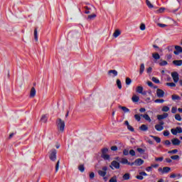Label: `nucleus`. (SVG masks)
Here are the masks:
<instances>
[{
    "mask_svg": "<svg viewBox=\"0 0 182 182\" xmlns=\"http://www.w3.org/2000/svg\"><path fill=\"white\" fill-rule=\"evenodd\" d=\"M56 126H57V129L61 133L64 132L65 130V122L60 119L58 118L56 119Z\"/></svg>",
    "mask_w": 182,
    "mask_h": 182,
    "instance_id": "nucleus-1",
    "label": "nucleus"
},
{
    "mask_svg": "<svg viewBox=\"0 0 182 182\" xmlns=\"http://www.w3.org/2000/svg\"><path fill=\"white\" fill-rule=\"evenodd\" d=\"M101 158H102L104 160H109L110 159V156L107 154L108 149L104 148L103 149H101Z\"/></svg>",
    "mask_w": 182,
    "mask_h": 182,
    "instance_id": "nucleus-2",
    "label": "nucleus"
},
{
    "mask_svg": "<svg viewBox=\"0 0 182 182\" xmlns=\"http://www.w3.org/2000/svg\"><path fill=\"white\" fill-rule=\"evenodd\" d=\"M56 154H57L56 149H53L50 150L49 157H50V159L52 161H55V160H56Z\"/></svg>",
    "mask_w": 182,
    "mask_h": 182,
    "instance_id": "nucleus-3",
    "label": "nucleus"
},
{
    "mask_svg": "<svg viewBox=\"0 0 182 182\" xmlns=\"http://www.w3.org/2000/svg\"><path fill=\"white\" fill-rule=\"evenodd\" d=\"M144 164V161L141 159H137L134 161V162H132L131 166L134 165L136 166H141Z\"/></svg>",
    "mask_w": 182,
    "mask_h": 182,
    "instance_id": "nucleus-4",
    "label": "nucleus"
},
{
    "mask_svg": "<svg viewBox=\"0 0 182 182\" xmlns=\"http://www.w3.org/2000/svg\"><path fill=\"white\" fill-rule=\"evenodd\" d=\"M159 171H160L162 174L168 173L171 171V168L164 167V168H159Z\"/></svg>",
    "mask_w": 182,
    "mask_h": 182,
    "instance_id": "nucleus-5",
    "label": "nucleus"
},
{
    "mask_svg": "<svg viewBox=\"0 0 182 182\" xmlns=\"http://www.w3.org/2000/svg\"><path fill=\"white\" fill-rule=\"evenodd\" d=\"M107 166H104L102 168V170H100L98 171V174L100 175V176L101 177H105L107 175Z\"/></svg>",
    "mask_w": 182,
    "mask_h": 182,
    "instance_id": "nucleus-6",
    "label": "nucleus"
},
{
    "mask_svg": "<svg viewBox=\"0 0 182 182\" xmlns=\"http://www.w3.org/2000/svg\"><path fill=\"white\" fill-rule=\"evenodd\" d=\"M171 77L173 80V82L176 83H177L180 80V77H178V74L177 72L171 73Z\"/></svg>",
    "mask_w": 182,
    "mask_h": 182,
    "instance_id": "nucleus-7",
    "label": "nucleus"
},
{
    "mask_svg": "<svg viewBox=\"0 0 182 182\" xmlns=\"http://www.w3.org/2000/svg\"><path fill=\"white\" fill-rule=\"evenodd\" d=\"M112 166H113L116 169H119L120 164L119 162H117V161H112L110 168H112V169L113 170V168Z\"/></svg>",
    "mask_w": 182,
    "mask_h": 182,
    "instance_id": "nucleus-8",
    "label": "nucleus"
},
{
    "mask_svg": "<svg viewBox=\"0 0 182 182\" xmlns=\"http://www.w3.org/2000/svg\"><path fill=\"white\" fill-rule=\"evenodd\" d=\"M164 95H165V92H164V91L163 90L157 89V90H156V96L159 98L164 97Z\"/></svg>",
    "mask_w": 182,
    "mask_h": 182,
    "instance_id": "nucleus-9",
    "label": "nucleus"
},
{
    "mask_svg": "<svg viewBox=\"0 0 182 182\" xmlns=\"http://www.w3.org/2000/svg\"><path fill=\"white\" fill-rule=\"evenodd\" d=\"M171 144L173 146H178L181 144V141L178 138H173L171 139Z\"/></svg>",
    "mask_w": 182,
    "mask_h": 182,
    "instance_id": "nucleus-10",
    "label": "nucleus"
},
{
    "mask_svg": "<svg viewBox=\"0 0 182 182\" xmlns=\"http://www.w3.org/2000/svg\"><path fill=\"white\" fill-rule=\"evenodd\" d=\"M175 49H176V50H174L173 53L176 55H178V54L182 53V47L181 46H176Z\"/></svg>",
    "mask_w": 182,
    "mask_h": 182,
    "instance_id": "nucleus-11",
    "label": "nucleus"
},
{
    "mask_svg": "<svg viewBox=\"0 0 182 182\" xmlns=\"http://www.w3.org/2000/svg\"><path fill=\"white\" fill-rule=\"evenodd\" d=\"M168 117V113H164L163 114H159L157 115V119L159 121H161L164 119H166Z\"/></svg>",
    "mask_w": 182,
    "mask_h": 182,
    "instance_id": "nucleus-12",
    "label": "nucleus"
},
{
    "mask_svg": "<svg viewBox=\"0 0 182 182\" xmlns=\"http://www.w3.org/2000/svg\"><path fill=\"white\" fill-rule=\"evenodd\" d=\"M36 90L34 87H31V91H30V97L33 98L36 97Z\"/></svg>",
    "mask_w": 182,
    "mask_h": 182,
    "instance_id": "nucleus-13",
    "label": "nucleus"
},
{
    "mask_svg": "<svg viewBox=\"0 0 182 182\" xmlns=\"http://www.w3.org/2000/svg\"><path fill=\"white\" fill-rule=\"evenodd\" d=\"M120 163L122 164H127L128 166H132V163H130L128 159L122 158L120 161Z\"/></svg>",
    "mask_w": 182,
    "mask_h": 182,
    "instance_id": "nucleus-14",
    "label": "nucleus"
},
{
    "mask_svg": "<svg viewBox=\"0 0 182 182\" xmlns=\"http://www.w3.org/2000/svg\"><path fill=\"white\" fill-rule=\"evenodd\" d=\"M164 126L161 124H156L155 129L157 132H161L164 130Z\"/></svg>",
    "mask_w": 182,
    "mask_h": 182,
    "instance_id": "nucleus-15",
    "label": "nucleus"
},
{
    "mask_svg": "<svg viewBox=\"0 0 182 182\" xmlns=\"http://www.w3.org/2000/svg\"><path fill=\"white\" fill-rule=\"evenodd\" d=\"M122 178L124 181H129L130 179V173H127L122 176Z\"/></svg>",
    "mask_w": 182,
    "mask_h": 182,
    "instance_id": "nucleus-16",
    "label": "nucleus"
},
{
    "mask_svg": "<svg viewBox=\"0 0 182 182\" xmlns=\"http://www.w3.org/2000/svg\"><path fill=\"white\" fill-rule=\"evenodd\" d=\"M172 63H173V65L176 66H181L182 65V60L172 61Z\"/></svg>",
    "mask_w": 182,
    "mask_h": 182,
    "instance_id": "nucleus-17",
    "label": "nucleus"
},
{
    "mask_svg": "<svg viewBox=\"0 0 182 182\" xmlns=\"http://www.w3.org/2000/svg\"><path fill=\"white\" fill-rule=\"evenodd\" d=\"M141 117H143V118L145 120H146V121H148L149 122H151V119L150 117H149V115L147 114H141Z\"/></svg>",
    "mask_w": 182,
    "mask_h": 182,
    "instance_id": "nucleus-18",
    "label": "nucleus"
},
{
    "mask_svg": "<svg viewBox=\"0 0 182 182\" xmlns=\"http://www.w3.org/2000/svg\"><path fill=\"white\" fill-rule=\"evenodd\" d=\"M144 70H145V65L142 63L140 65L139 75H142Z\"/></svg>",
    "mask_w": 182,
    "mask_h": 182,
    "instance_id": "nucleus-19",
    "label": "nucleus"
},
{
    "mask_svg": "<svg viewBox=\"0 0 182 182\" xmlns=\"http://www.w3.org/2000/svg\"><path fill=\"white\" fill-rule=\"evenodd\" d=\"M118 107H119V109H121L125 113L129 112V109H128L126 107L119 105Z\"/></svg>",
    "mask_w": 182,
    "mask_h": 182,
    "instance_id": "nucleus-20",
    "label": "nucleus"
},
{
    "mask_svg": "<svg viewBox=\"0 0 182 182\" xmlns=\"http://www.w3.org/2000/svg\"><path fill=\"white\" fill-rule=\"evenodd\" d=\"M95 18H96V14H92L89 15V16H87V21H90L91 20H93V19H95Z\"/></svg>",
    "mask_w": 182,
    "mask_h": 182,
    "instance_id": "nucleus-21",
    "label": "nucleus"
},
{
    "mask_svg": "<svg viewBox=\"0 0 182 182\" xmlns=\"http://www.w3.org/2000/svg\"><path fill=\"white\" fill-rule=\"evenodd\" d=\"M40 120H41V122H43V123H46L47 121H48L47 114L42 115L41 119Z\"/></svg>",
    "mask_w": 182,
    "mask_h": 182,
    "instance_id": "nucleus-22",
    "label": "nucleus"
},
{
    "mask_svg": "<svg viewBox=\"0 0 182 182\" xmlns=\"http://www.w3.org/2000/svg\"><path fill=\"white\" fill-rule=\"evenodd\" d=\"M139 129L143 132H146L148 130V127L146 124H142L139 127Z\"/></svg>",
    "mask_w": 182,
    "mask_h": 182,
    "instance_id": "nucleus-23",
    "label": "nucleus"
},
{
    "mask_svg": "<svg viewBox=\"0 0 182 182\" xmlns=\"http://www.w3.org/2000/svg\"><path fill=\"white\" fill-rule=\"evenodd\" d=\"M132 100L134 102H138L139 100V97L136 95H134V96H132Z\"/></svg>",
    "mask_w": 182,
    "mask_h": 182,
    "instance_id": "nucleus-24",
    "label": "nucleus"
},
{
    "mask_svg": "<svg viewBox=\"0 0 182 182\" xmlns=\"http://www.w3.org/2000/svg\"><path fill=\"white\" fill-rule=\"evenodd\" d=\"M171 100H181V97L178 95H172Z\"/></svg>",
    "mask_w": 182,
    "mask_h": 182,
    "instance_id": "nucleus-25",
    "label": "nucleus"
},
{
    "mask_svg": "<svg viewBox=\"0 0 182 182\" xmlns=\"http://www.w3.org/2000/svg\"><path fill=\"white\" fill-rule=\"evenodd\" d=\"M34 39H35L36 42H38V30H37V28H35V29H34Z\"/></svg>",
    "mask_w": 182,
    "mask_h": 182,
    "instance_id": "nucleus-26",
    "label": "nucleus"
},
{
    "mask_svg": "<svg viewBox=\"0 0 182 182\" xmlns=\"http://www.w3.org/2000/svg\"><path fill=\"white\" fill-rule=\"evenodd\" d=\"M121 31L119 30H116V31L114 32L113 36L115 38H117L120 36Z\"/></svg>",
    "mask_w": 182,
    "mask_h": 182,
    "instance_id": "nucleus-27",
    "label": "nucleus"
},
{
    "mask_svg": "<svg viewBox=\"0 0 182 182\" xmlns=\"http://www.w3.org/2000/svg\"><path fill=\"white\" fill-rule=\"evenodd\" d=\"M165 10H166V9H165L164 7H161V8H160L159 10H156V13L157 14H163Z\"/></svg>",
    "mask_w": 182,
    "mask_h": 182,
    "instance_id": "nucleus-28",
    "label": "nucleus"
},
{
    "mask_svg": "<svg viewBox=\"0 0 182 182\" xmlns=\"http://www.w3.org/2000/svg\"><path fill=\"white\" fill-rule=\"evenodd\" d=\"M142 92H143V87L141 86L136 87V93H142Z\"/></svg>",
    "mask_w": 182,
    "mask_h": 182,
    "instance_id": "nucleus-29",
    "label": "nucleus"
},
{
    "mask_svg": "<svg viewBox=\"0 0 182 182\" xmlns=\"http://www.w3.org/2000/svg\"><path fill=\"white\" fill-rule=\"evenodd\" d=\"M78 170L80 171V172L83 173L85 171V166H84V164L79 165Z\"/></svg>",
    "mask_w": 182,
    "mask_h": 182,
    "instance_id": "nucleus-30",
    "label": "nucleus"
},
{
    "mask_svg": "<svg viewBox=\"0 0 182 182\" xmlns=\"http://www.w3.org/2000/svg\"><path fill=\"white\" fill-rule=\"evenodd\" d=\"M152 57H153V58L155 59V60H159V59H160V55H159V54L157 53L152 54Z\"/></svg>",
    "mask_w": 182,
    "mask_h": 182,
    "instance_id": "nucleus-31",
    "label": "nucleus"
},
{
    "mask_svg": "<svg viewBox=\"0 0 182 182\" xmlns=\"http://www.w3.org/2000/svg\"><path fill=\"white\" fill-rule=\"evenodd\" d=\"M151 137L156 141V143L159 144L161 142V138L156 136H151Z\"/></svg>",
    "mask_w": 182,
    "mask_h": 182,
    "instance_id": "nucleus-32",
    "label": "nucleus"
},
{
    "mask_svg": "<svg viewBox=\"0 0 182 182\" xmlns=\"http://www.w3.org/2000/svg\"><path fill=\"white\" fill-rule=\"evenodd\" d=\"M166 86H169L171 87H176V84L175 82H166Z\"/></svg>",
    "mask_w": 182,
    "mask_h": 182,
    "instance_id": "nucleus-33",
    "label": "nucleus"
},
{
    "mask_svg": "<svg viewBox=\"0 0 182 182\" xmlns=\"http://www.w3.org/2000/svg\"><path fill=\"white\" fill-rule=\"evenodd\" d=\"M175 119L178 121V122H181L182 120V118H181L180 114H176L175 115Z\"/></svg>",
    "mask_w": 182,
    "mask_h": 182,
    "instance_id": "nucleus-34",
    "label": "nucleus"
},
{
    "mask_svg": "<svg viewBox=\"0 0 182 182\" xmlns=\"http://www.w3.org/2000/svg\"><path fill=\"white\" fill-rule=\"evenodd\" d=\"M132 79H130L129 77L126 78V85L127 86L130 85L132 84Z\"/></svg>",
    "mask_w": 182,
    "mask_h": 182,
    "instance_id": "nucleus-35",
    "label": "nucleus"
},
{
    "mask_svg": "<svg viewBox=\"0 0 182 182\" xmlns=\"http://www.w3.org/2000/svg\"><path fill=\"white\" fill-rule=\"evenodd\" d=\"M170 110V108L168 106H164L162 107L161 111L167 112Z\"/></svg>",
    "mask_w": 182,
    "mask_h": 182,
    "instance_id": "nucleus-36",
    "label": "nucleus"
},
{
    "mask_svg": "<svg viewBox=\"0 0 182 182\" xmlns=\"http://www.w3.org/2000/svg\"><path fill=\"white\" fill-rule=\"evenodd\" d=\"M109 74L112 73L114 75V76H117V72L116 70H110L108 72Z\"/></svg>",
    "mask_w": 182,
    "mask_h": 182,
    "instance_id": "nucleus-37",
    "label": "nucleus"
},
{
    "mask_svg": "<svg viewBox=\"0 0 182 182\" xmlns=\"http://www.w3.org/2000/svg\"><path fill=\"white\" fill-rule=\"evenodd\" d=\"M146 5H147V6H148L149 9H152V8L154 7V6H153V5L151 4V3L150 2V1H149V0H146Z\"/></svg>",
    "mask_w": 182,
    "mask_h": 182,
    "instance_id": "nucleus-38",
    "label": "nucleus"
},
{
    "mask_svg": "<svg viewBox=\"0 0 182 182\" xmlns=\"http://www.w3.org/2000/svg\"><path fill=\"white\" fill-rule=\"evenodd\" d=\"M117 85L118 87V89H122V82L120 80H117Z\"/></svg>",
    "mask_w": 182,
    "mask_h": 182,
    "instance_id": "nucleus-39",
    "label": "nucleus"
},
{
    "mask_svg": "<svg viewBox=\"0 0 182 182\" xmlns=\"http://www.w3.org/2000/svg\"><path fill=\"white\" fill-rule=\"evenodd\" d=\"M136 151H138L140 154H143L145 153V149L138 148L136 149Z\"/></svg>",
    "mask_w": 182,
    "mask_h": 182,
    "instance_id": "nucleus-40",
    "label": "nucleus"
},
{
    "mask_svg": "<svg viewBox=\"0 0 182 182\" xmlns=\"http://www.w3.org/2000/svg\"><path fill=\"white\" fill-rule=\"evenodd\" d=\"M152 82L156 83V84H159L160 83V80L159 79H157L156 77H152Z\"/></svg>",
    "mask_w": 182,
    "mask_h": 182,
    "instance_id": "nucleus-41",
    "label": "nucleus"
},
{
    "mask_svg": "<svg viewBox=\"0 0 182 182\" xmlns=\"http://www.w3.org/2000/svg\"><path fill=\"white\" fill-rule=\"evenodd\" d=\"M134 119L136 120V122H141V116L137 114L134 115Z\"/></svg>",
    "mask_w": 182,
    "mask_h": 182,
    "instance_id": "nucleus-42",
    "label": "nucleus"
},
{
    "mask_svg": "<svg viewBox=\"0 0 182 182\" xmlns=\"http://www.w3.org/2000/svg\"><path fill=\"white\" fill-rule=\"evenodd\" d=\"M155 161H156V162H161V161H164V156L156 157V158L155 159Z\"/></svg>",
    "mask_w": 182,
    "mask_h": 182,
    "instance_id": "nucleus-43",
    "label": "nucleus"
},
{
    "mask_svg": "<svg viewBox=\"0 0 182 182\" xmlns=\"http://www.w3.org/2000/svg\"><path fill=\"white\" fill-rule=\"evenodd\" d=\"M159 65H160V66L163 67V66H166L168 65V62L163 60L162 62H161L160 63H159Z\"/></svg>",
    "mask_w": 182,
    "mask_h": 182,
    "instance_id": "nucleus-44",
    "label": "nucleus"
},
{
    "mask_svg": "<svg viewBox=\"0 0 182 182\" xmlns=\"http://www.w3.org/2000/svg\"><path fill=\"white\" fill-rule=\"evenodd\" d=\"M171 159H172V160H178V159H180V156H178V155H174V156H171Z\"/></svg>",
    "mask_w": 182,
    "mask_h": 182,
    "instance_id": "nucleus-45",
    "label": "nucleus"
},
{
    "mask_svg": "<svg viewBox=\"0 0 182 182\" xmlns=\"http://www.w3.org/2000/svg\"><path fill=\"white\" fill-rule=\"evenodd\" d=\"M164 102V100H163V99H156L155 100V103L163 104Z\"/></svg>",
    "mask_w": 182,
    "mask_h": 182,
    "instance_id": "nucleus-46",
    "label": "nucleus"
},
{
    "mask_svg": "<svg viewBox=\"0 0 182 182\" xmlns=\"http://www.w3.org/2000/svg\"><path fill=\"white\" fill-rule=\"evenodd\" d=\"M171 132L172 134H173L174 136H176L178 132H177V130L176 129H171Z\"/></svg>",
    "mask_w": 182,
    "mask_h": 182,
    "instance_id": "nucleus-47",
    "label": "nucleus"
},
{
    "mask_svg": "<svg viewBox=\"0 0 182 182\" xmlns=\"http://www.w3.org/2000/svg\"><path fill=\"white\" fill-rule=\"evenodd\" d=\"M177 153H178V149H173V150L168 151V154H177Z\"/></svg>",
    "mask_w": 182,
    "mask_h": 182,
    "instance_id": "nucleus-48",
    "label": "nucleus"
},
{
    "mask_svg": "<svg viewBox=\"0 0 182 182\" xmlns=\"http://www.w3.org/2000/svg\"><path fill=\"white\" fill-rule=\"evenodd\" d=\"M140 30H141V31H144V30H146V25L144 24V23H141V25H140Z\"/></svg>",
    "mask_w": 182,
    "mask_h": 182,
    "instance_id": "nucleus-49",
    "label": "nucleus"
},
{
    "mask_svg": "<svg viewBox=\"0 0 182 182\" xmlns=\"http://www.w3.org/2000/svg\"><path fill=\"white\" fill-rule=\"evenodd\" d=\"M129 153V149H124L123 150V155L124 156H128Z\"/></svg>",
    "mask_w": 182,
    "mask_h": 182,
    "instance_id": "nucleus-50",
    "label": "nucleus"
},
{
    "mask_svg": "<svg viewBox=\"0 0 182 182\" xmlns=\"http://www.w3.org/2000/svg\"><path fill=\"white\" fill-rule=\"evenodd\" d=\"M127 129L129 130V131L132 132H134V127H132V125H128V126H127Z\"/></svg>",
    "mask_w": 182,
    "mask_h": 182,
    "instance_id": "nucleus-51",
    "label": "nucleus"
},
{
    "mask_svg": "<svg viewBox=\"0 0 182 182\" xmlns=\"http://www.w3.org/2000/svg\"><path fill=\"white\" fill-rule=\"evenodd\" d=\"M176 132L178 134L182 133V128L181 127H176Z\"/></svg>",
    "mask_w": 182,
    "mask_h": 182,
    "instance_id": "nucleus-52",
    "label": "nucleus"
},
{
    "mask_svg": "<svg viewBox=\"0 0 182 182\" xmlns=\"http://www.w3.org/2000/svg\"><path fill=\"white\" fill-rule=\"evenodd\" d=\"M177 112V108L176 107H172L171 108V113L172 114H176Z\"/></svg>",
    "mask_w": 182,
    "mask_h": 182,
    "instance_id": "nucleus-53",
    "label": "nucleus"
},
{
    "mask_svg": "<svg viewBox=\"0 0 182 182\" xmlns=\"http://www.w3.org/2000/svg\"><path fill=\"white\" fill-rule=\"evenodd\" d=\"M59 165H60V161H57V164H56V165H55V172H58V171Z\"/></svg>",
    "mask_w": 182,
    "mask_h": 182,
    "instance_id": "nucleus-54",
    "label": "nucleus"
},
{
    "mask_svg": "<svg viewBox=\"0 0 182 182\" xmlns=\"http://www.w3.org/2000/svg\"><path fill=\"white\" fill-rule=\"evenodd\" d=\"M169 134H170L169 131H164V132H163V135H164V136H166V137L168 136Z\"/></svg>",
    "mask_w": 182,
    "mask_h": 182,
    "instance_id": "nucleus-55",
    "label": "nucleus"
},
{
    "mask_svg": "<svg viewBox=\"0 0 182 182\" xmlns=\"http://www.w3.org/2000/svg\"><path fill=\"white\" fill-rule=\"evenodd\" d=\"M129 154L132 156H135V151L134 149H131L129 152Z\"/></svg>",
    "mask_w": 182,
    "mask_h": 182,
    "instance_id": "nucleus-56",
    "label": "nucleus"
},
{
    "mask_svg": "<svg viewBox=\"0 0 182 182\" xmlns=\"http://www.w3.org/2000/svg\"><path fill=\"white\" fill-rule=\"evenodd\" d=\"M136 178L138 180L142 181L144 179V177L141 175H138V176H136Z\"/></svg>",
    "mask_w": 182,
    "mask_h": 182,
    "instance_id": "nucleus-57",
    "label": "nucleus"
},
{
    "mask_svg": "<svg viewBox=\"0 0 182 182\" xmlns=\"http://www.w3.org/2000/svg\"><path fill=\"white\" fill-rule=\"evenodd\" d=\"M110 150H112V151H117V146H112V147H110Z\"/></svg>",
    "mask_w": 182,
    "mask_h": 182,
    "instance_id": "nucleus-58",
    "label": "nucleus"
},
{
    "mask_svg": "<svg viewBox=\"0 0 182 182\" xmlns=\"http://www.w3.org/2000/svg\"><path fill=\"white\" fill-rule=\"evenodd\" d=\"M109 182H117L116 176L109 179Z\"/></svg>",
    "mask_w": 182,
    "mask_h": 182,
    "instance_id": "nucleus-59",
    "label": "nucleus"
},
{
    "mask_svg": "<svg viewBox=\"0 0 182 182\" xmlns=\"http://www.w3.org/2000/svg\"><path fill=\"white\" fill-rule=\"evenodd\" d=\"M139 175H141V176H147V173L145 171H141L139 173Z\"/></svg>",
    "mask_w": 182,
    "mask_h": 182,
    "instance_id": "nucleus-60",
    "label": "nucleus"
},
{
    "mask_svg": "<svg viewBox=\"0 0 182 182\" xmlns=\"http://www.w3.org/2000/svg\"><path fill=\"white\" fill-rule=\"evenodd\" d=\"M90 179H93L95 178V173L94 172L90 173Z\"/></svg>",
    "mask_w": 182,
    "mask_h": 182,
    "instance_id": "nucleus-61",
    "label": "nucleus"
},
{
    "mask_svg": "<svg viewBox=\"0 0 182 182\" xmlns=\"http://www.w3.org/2000/svg\"><path fill=\"white\" fill-rule=\"evenodd\" d=\"M164 144H166V146H169L170 144H171V142L169 140H166Z\"/></svg>",
    "mask_w": 182,
    "mask_h": 182,
    "instance_id": "nucleus-62",
    "label": "nucleus"
},
{
    "mask_svg": "<svg viewBox=\"0 0 182 182\" xmlns=\"http://www.w3.org/2000/svg\"><path fill=\"white\" fill-rule=\"evenodd\" d=\"M151 72H152V68H151V67L148 68H147V73H148V74H151Z\"/></svg>",
    "mask_w": 182,
    "mask_h": 182,
    "instance_id": "nucleus-63",
    "label": "nucleus"
},
{
    "mask_svg": "<svg viewBox=\"0 0 182 182\" xmlns=\"http://www.w3.org/2000/svg\"><path fill=\"white\" fill-rule=\"evenodd\" d=\"M147 85H148V86H149V87H153V82H151V81H148V82H147Z\"/></svg>",
    "mask_w": 182,
    "mask_h": 182,
    "instance_id": "nucleus-64",
    "label": "nucleus"
}]
</instances>
